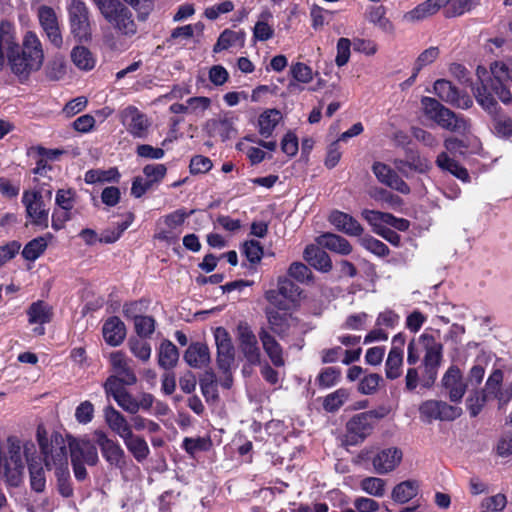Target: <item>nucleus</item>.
Masks as SVG:
<instances>
[{"label": "nucleus", "mask_w": 512, "mask_h": 512, "mask_svg": "<svg viewBox=\"0 0 512 512\" xmlns=\"http://www.w3.org/2000/svg\"><path fill=\"white\" fill-rule=\"evenodd\" d=\"M37 16L47 39L54 47L61 48L63 37L55 10L52 7L42 5L38 8Z\"/></svg>", "instance_id": "12"}, {"label": "nucleus", "mask_w": 512, "mask_h": 512, "mask_svg": "<svg viewBox=\"0 0 512 512\" xmlns=\"http://www.w3.org/2000/svg\"><path fill=\"white\" fill-rule=\"evenodd\" d=\"M105 342L113 347L119 346L126 337V327L123 321L116 316L108 318L102 327Z\"/></svg>", "instance_id": "29"}, {"label": "nucleus", "mask_w": 512, "mask_h": 512, "mask_svg": "<svg viewBox=\"0 0 512 512\" xmlns=\"http://www.w3.org/2000/svg\"><path fill=\"white\" fill-rule=\"evenodd\" d=\"M209 137H219L222 141L229 139L234 133V118L225 114L219 118L209 119L204 126Z\"/></svg>", "instance_id": "24"}, {"label": "nucleus", "mask_w": 512, "mask_h": 512, "mask_svg": "<svg viewBox=\"0 0 512 512\" xmlns=\"http://www.w3.org/2000/svg\"><path fill=\"white\" fill-rule=\"evenodd\" d=\"M386 8L382 5L371 7L368 12V20L371 23L377 24L385 31H392L393 25L392 23L385 17Z\"/></svg>", "instance_id": "52"}, {"label": "nucleus", "mask_w": 512, "mask_h": 512, "mask_svg": "<svg viewBox=\"0 0 512 512\" xmlns=\"http://www.w3.org/2000/svg\"><path fill=\"white\" fill-rule=\"evenodd\" d=\"M37 441L45 467L48 470L55 469L59 493L63 497H71L73 487L70 481L68 450L64 438L60 434H54L48 439L46 431L39 427L37 429Z\"/></svg>", "instance_id": "3"}, {"label": "nucleus", "mask_w": 512, "mask_h": 512, "mask_svg": "<svg viewBox=\"0 0 512 512\" xmlns=\"http://www.w3.org/2000/svg\"><path fill=\"white\" fill-rule=\"evenodd\" d=\"M372 430L373 424L369 421V414L359 413L346 424V442L349 445H357L363 442Z\"/></svg>", "instance_id": "20"}, {"label": "nucleus", "mask_w": 512, "mask_h": 512, "mask_svg": "<svg viewBox=\"0 0 512 512\" xmlns=\"http://www.w3.org/2000/svg\"><path fill=\"white\" fill-rule=\"evenodd\" d=\"M68 449L71 457L75 456V459L85 462L90 466L96 465L99 460L95 445L89 441H78L73 439L69 441L67 450Z\"/></svg>", "instance_id": "28"}, {"label": "nucleus", "mask_w": 512, "mask_h": 512, "mask_svg": "<svg viewBox=\"0 0 512 512\" xmlns=\"http://www.w3.org/2000/svg\"><path fill=\"white\" fill-rule=\"evenodd\" d=\"M420 489L418 480L409 479L395 485L392 490L391 498L399 504H405L417 496Z\"/></svg>", "instance_id": "35"}, {"label": "nucleus", "mask_w": 512, "mask_h": 512, "mask_svg": "<svg viewBox=\"0 0 512 512\" xmlns=\"http://www.w3.org/2000/svg\"><path fill=\"white\" fill-rule=\"evenodd\" d=\"M179 359L177 347L170 340H163L159 346L158 364L168 370L176 366Z\"/></svg>", "instance_id": "38"}, {"label": "nucleus", "mask_w": 512, "mask_h": 512, "mask_svg": "<svg viewBox=\"0 0 512 512\" xmlns=\"http://www.w3.org/2000/svg\"><path fill=\"white\" fill-rule=\"evenodd\" d=\"M134 327L137 335L140 338L150 337L155 330V320L151 316H140L136 317L134 321Z\"/></svg>", "instance_id": "56"}, {"label": "nucleus", "mask_w": 512, "mask_h": 512, "mask_svg": "<svg viewBox=\"0 0 512 512\" xmlns=\"http://www.w3.org/2000/svg\"><path fill=\"white\" fill-rule=\"evenodd\" d=\"M104 418L108 427L122 440L133 433L126 417L113 406L109 405L104 409Z\"/></svg>", "instance_id": "26"}, {"label": "nucleus", "mask_w": 512, "mask_h": 512, "mask_svg": "<svg viewBox=\"0 0 512 512\" xmlns=\"http://www.w3.org/2000/svg\"><path fill=\"white\" fill-rule=\"evenodd\" d=\"M434 93L444 102L461 109L473 105L472 99L461 92L448 80L439 79L434 83Z\"/></svg>", "instance_id": "14"}, {"label": "nucleus", "mask_w": 512, "mask_h": 512, "mask_svg": "<svg viewBox=\"0 0 512 512\" xmlns=\"http://www.w3.org/2000/svg\"><path fill=\"white\" fill-rule=\"evenodd\" d=\"M185 362L192 368H203L210 363V351L205 343H191L184 354Z\"/></svg>", "instance_id": "31"}, {"label": "nucleus", "mask_w": 512, "mask_h": 512, "mask_svg": "<svg viewBox=\"0 0 512 512\" xmlns=\"http://www.w3.org/2000/svg\"><path fill=\"white\" fill-rule=\"evenodd\" d=\"M439 56V49L437 47H429L428 49L424 50L417 58L414 66V73L411 77V80L415 79L419 71L433 63Z\"/></svg>", "instance_id": "55"}, {"label": "nucleus", "mask_w": 512, "mask_h": 512, "mask_svg": "<svg viewBox=\"0 0 512 512\" xmlns=\"http://www.w3.org/2000/svg\"><path fill=\"white\" fill-rule=\"evenodd\" d=\"M47 248L45 237H38L28 242L22 251V256L29 261H35Z\"/></svg>", "instance_id": "48"}, {"label": "nucleus", "mask_w": 512, "mask_h": 512, "mask_svg": "<svg viewBox=\"0 0 512 512\" xmlns=\"http://www.w3.org/2000/svg\"><path fill=\"white\" fill-rule=\"evenodd\" d=\"M243 250L247 260L251 264L259 263L263 257V248L256 240L245 242Z\"/></svg>", "instance_id": "62"}, {"label": "nucleus", "mask_w": 512, "mask_h": 512, "mask_svg": "<svg viewBox=\"0 0 512 512\" xmlns=\"http://www.w3.org/2000/svg\"><path fill=\"white\" fill-rule=\"evenodd\" d=\"M127 345L130 352L142 362H147L151 357V346L141 338L131 337Z\"/></svg>", "instance_id": "47"}, {"label": "nucleus", "mask_w": 512, "mask_h": 512, "mask_svg": "<svg viewBox=\"0 0 512 512\" xmlns=\"http://www.w3.org/2000/svg\"><path fill=\"white\" fill-rule=\"evenodd\" d=\"M120 173L117 168L112 167L107 170L91 169L85 173L84 180L87 184L119 182Z\"/></svg>", "instance_id": "42"}, {"label": "nucleus", "mask_w": 512, "mask_h": 512, "mask_svg": "<svg viewBox=\"0 0 512 512\" xmlns=\"http://www.w3.org/2000/svg\"><path fill=\"white\" fill-rule=\"evenodd\" d=\"M15 34V26L10 21L0 22V71L7 58L11 71L21 80H26L43 65V45L35 32L27 31L22 46H19Z\"/></svg>", "instance_id": "1"}, {"label": "nucleus", "mask_w": 512, "mask_h": 512, "mask_svg": "<svg viewBox=\"0 0 512 512\" xmlns=\"http://www.w3.org/2000/svg\"><path fill=\"white\" fill-rule=\"evenodd\" d=\"M372 171L377 180L385 186L402 194L410 193L408 184L388 165L382 162H375L372 166Z\"/></svg>", "instance_id": "23"}, {"label": "nucleus", "mask_w": 512, "mask_h": 512, "mask_svg": "<svg viewBox=\"0 0 512 512\" xmlns=\"http://www.w3.org/2000/svg\"><path fill=\"white\" fill-rule=\"evenodd\" d=\"M28 320L31 324H45L50 322L52 316L51 307L44 301L32 303L27 311Z\"/></svg>", "instance_id": "43"}, {"label": "nucleus", "mask_w": 512, "mask_h": 512, "mask_svg": "<svg viewBox=\"0 0 512 512\" xmlns=\"http://www.w3.org/2000/svg\"><path fill=\"white\" fill-rule=\"evenodd\" d=\"M443 359V345L432 336L427 346L422 361L423 376L422 386L430 387L437 379L438 369Z\"/></svg>", "instance_id": "8"}, {"label": "nucleus", "mask_w": 512, "mask_h": 512, "mask_svg": "<svg viewBox=\"0 0 512 512\" xmlns=\"http://www.w3.org/2000/svg\"><path fill=\"white\" fill-rule=\"evenodd\" d=\"M419 413L421 419L428 423L433 420L453 421L461 416L462 409L442 400H426L420 405Z\"/></svg>", "instance_id": "7"}, {"label": "nucleus", "mask_w": 512, "mask_h": 512, "mask_svg": "<svg viewBox=\"0 0 512 512\" xmlns=\"http://www.w3.org/2000/svg\"><path fill=\"white\" fill-rule=\"evenodd\" d=\"M360 488L374 497H382L386 491V480L379 477H365L360 482Z\"/></svg>", "instance_id": "46"}, {"label": "nucleus", "mask_w": 512, "mask_h": 512, "mask_svg": "<svg viewBox=\"0 0 512 512\" xmlns=\"http://www.w3.org/2000/svg\"><path fill=\"white\" fill-rule=\"evenodd\" d=\"M124 4H128L137 12L139 20H145L150 12L153 10V0H123Z\"/></svg>", "instance_id": "60"}, {"label": "nucleus", "mask_w": 512, "mask_h": 512, "mask_svg": "<svg viewBox=\"0 0 512 512\" xmlns=\"http://www.w3.org/2000/svg\"><path fill=\"white\" fill-rule=\"evenodd\" d=\"M432 336V334L424 332L419 337H414L409 341L407 346V363L409 365H415L420 360L421 354L425 352Z\"/></svg>", "instance_id": "39"}, {"label": "nucleus", "mask_w": 512, "mask_h": 512, "mask_svg": "<svg viewBox=\"0 0 512 512\" xmlns=\"http://www.w3.org/2000/svg\"><path fill=\"white\" fill-rule=\"evenodd\" d=\"M316 242L319 246L341 255H348L352 252L351 244L337 234H322L316 238Z\"/></svg>", "instance_id": "34"}, {"label": "nucleus", "mask_w": 512, "mask_h": 512, "mask_svg": "<svg viewBox=\"0 0 512 512\" xmlns=\"http://www.w3.org/2000/svg\"><path fill=\"white\" fill-rule=\"evenodd\" d=\"M362 217L373 227V231L377 233V230L383 229L388 226L390 219V213L381 212L377 210L364 209L361 212Z\"/></svg>", "instance_id": "50"}, {"label": "nucleus", "mask_w": 512, "mask_h": 512, "mask_svg": "<svg viewBox=\"0 0 512 512\" xmlns=\"http://www.w3.org/2000/svg\"><path fill=\"white\" fill-rule=\"evenodd\" d=\"M329 221L338 231L349 236H360L363 232V227L355 218L338 210L331 212Z\"/></svg>", "instance_id": "27"}, {"label": "nucleus", "mask_w": 512, "mask_h": 512, "mask_svg": "<svg viewBox=\"0 0 512 512\" xmlns=\"http://www.w3.org/2000/svg\"><path fill=\"white\" fill-rule=\"evenodd\" d=\"M320 247L318 244L307 246L304 250V258L315 269L328 272L332 268V262L329 255Z\"/></svg>", "instance_id": "33"}, {"label": "nucleus", "mask_w": 512, "mask_h": 512, "mask_svg": "<svg viewBox=\"0 0 512 512\" xmlns=\"http://www.w3.org/2000/svg\"><path fill=\"white\" fill-rule=\"evenodd\" d=\"M103 18L122 39H131L138 33V25L134 14L122 1L105 13Z\"/></svg>", "instance_id": "5"}, {"label": "nucleus", "mask_w": 512, "mask_h": 512, "mask_svg": "<svg viewBox=\"0 0 512 512\" xmlns=\"http://www.w3.org/2000/svg\"><path fill=\"white\" fill-rule=\"evenodd\" d=\"M166 173L167 168L164 164H148L143 168V174L152 186L159 184Z\"/></svg>", "instance_id": "54"}, {"label": "nucleus", "mask_w": 512, "mask_h": 512, "mask_svg": "<svg viewBox=\"0 0 512 512\" xmlns=\"http://www.w3.org/2000/svg\"><path fill=\"white\" fill-rule=\"evenodd\" d=\"M22 454L25 456L29 475L31 489L37 493H41L46 487V476L43 468V458L37 455L35 444L27 441L23 444Z\"/></svg>", "instance_id": "9"}, {"label": "nucleus", "mask_w": 512, "mask_h": 512, "mask_svg": "<svg viewBox=\"0 0 512 512\" xmlns=\"http://www.w3.org/2000/svg\"><path fill=\"white\" fill-rule=\"evenodd\" d=\"M123 442L128 451L138 462L144 461L150 454V449L146 440L139 435L131 433L123 439Z\"/></svg>", "instance_id": "37"}, {"label": "nucleus", "mask_w": 512, "mask_h": 512, "mask_svg": "<svg viewBox=\"0 0 512 512\" xmlns=\"http://www.w3.org/2000/svg\"><path fill=\"white\" fill-rule=\"evenodd\" d=\"M274 290L279 292L283 298L289 301H295L299 295V287L287 278H280L278 281V287Z\"/></svg>", "instance_id": "59"}, {"label": "nucleus", "mask_w": 512, "mask_h": 512, "mask_svg": "<svg viewBox=\"0 0 512 512\" xmlns=\"http://www.w3.org/2000/svg\"><path fill=\"white\" fill-rule=\"evenodd\" d=\"M436 164L440 169L448 171L462 182L467 183L470 181L467 169L450 158L446 152H442L437 156Z\"/></svg>", "instance_id": "36"}, {"label": "nucleus", "mask_w": 512, "mask_h": 512, "mask_svg": "<svg viewBox=\"0 0 512 512\" xmlns=\"http://www.w3.org/2000/svg\"><path fill=\"white\" fill-rule=\"evenodd\" d=\"M506 505L507 497L502 493H498L483 499L481 508L484 512H502Z\"/></svg>", "instance_id": "57"}, {"label": "nucleus", "mask_w": 512, "mask_h": 512, "mask_svg": "<svg viewBox=\"0 0 512 512\" xmlns=\"http://www.w3.org/2000/svg\"><path fill=\"white\" fill-rule=\"evenodd\" d=\"M494 133L502 138L512 137V120L506 116H498L494 118Z\"/></svg>", "instance_id": "64"}, {"label": "nucleus", "mask_w": 512, "mask_h": 512, "mask_svg": "<svg viewBox=\"0 0 512 512\" xmlns=\"http://www.w3.org/2000/svg\"><path fill=\"white\" fill-rule=\"evenodd\" d=\"M110 364L115 377L121 379L127 386L137 382V376L133 368V360L128 358L122 351H115L110 354Z\"/></svg>", "instance_id": "22"}, {"label": "nucleus", "mask_w": 512, "mask_h": 512, "mask_svg": "<svg viewBox=\"0 0 512 512\" xmlns=\"http://www.w3.org/2000/svg\"><path fill=\"white\" fill-rule=\"evenodd\" d=\"M22 203L25 206L27 216L35 225L48 226V210L45 209L43 198L38 191H24Z\"/></svg>", "instance_id": "15"}, {"label": "nucleus", "mask_w": 512, "mask_h": 512, "mask_svg": "<svg viewBox=\"0 0 512 512\" xmlns=\"http://www.w3.org/2000/svg\"><path fill=\"white\" fill-rule=\"evenodd\" d=\"M122 123L129 134L134 138H146L149 133L151 121L146 114L135 106L126 107L122 113Z\"/></svg>", "instance_id": "11"}, {"label": "nucleus", "mask_w": 512, "mask_h": 512, "mask_svg": "<svg viewBox=\"0 0 512 512\" xmlns=\"http://www.w3.org/2000/svg\"><path fill=\"white\" fill-rule=\"evenodd\" d=\"M340 375H341V372L338 368L327 367V368L323 369L317 378L319 386L324 387V388H329V387L334 386L338 382Z\"/></svg>", "instance_id": "61"}, {"label": "nucleus", "mask_w": 512, "mask_h": 512, "mask_svg": "<svg viewBox=\"0 0 512 512\" xmlns=\"http://www.w3.org/2000/svg\"><path fill=\"white\" fill-rule=\"evenodd\" d=\"M96 443L99 446L103 458L111 466L122 469L125 465V452L120 444L110 439L101 430L95 431Z\"/></svg>", "instance_id": "13"}, {"label": "nucleus", "mask_w": 512, "mask_h": 512, "mask_svg": "<svg viewBox=\"0 0 512 512\" xmlns=\"http://www.w3.org/2000/svg\"><path fill=\"white\" fill-rule=\"evenodd\" d=\"M406 336L400 332L393 336L391 348L385 361V376L389 380L398 379L403 372L404 346Z\"/></svg>", "instance_id": "10"}, {"label": "nucleus", "mask_w": 512, "mask_h": 512, "mask_svg": "<svg viewBox=\"0 0 512 512\" xmlns=\"http://www.w3.org/2000/svg\"><path fill=\"white\" fill-rule=\"evenodd\" d=\"M447 2L448 0H426L407 12L404 19L409 22L421 21L436 14L442 7H446Z\"/></svg>", "instance_id": "32"}, {"label": "nucleus", "mask_w": 512, "mask_h": 512, "mask_svg": "<svg viewBox=\"0 0 512 512\" xmlns=\"http://www.w3.org/2000/svg\"><path fill=\"white\" fill-rule=\"evenodd\" d=\"M217 347V365L223 372H229L234 362V347L227 331L218 327L214 332Z\"/></svg>", "instance_id": "21"}, {"label": "nucleus", "mask_w": 512, "mask_h": 512, "mask_svg": "<svg viewBox=\"0 0 512 512\" xmlns=\"http://www.w3.org/2000/svg\"><path fill=\"white\" fill-rule=\"evenodd\" d=\"M76 192L73 189H59L56 192L55 203L64 213L69 214L75 205Z\"/></svg>", "instance_id": "53"}, {"label": "nucleus", "mask_w": 512, "mask_h": 512, "mask_svg": "<svg viewBox=\"0 0 512 512\" xmlns=\"http://www.w3.org/2000/svg\"><path fill=\"white\" fill-rule=\"evenodd\" d=\"M349 391L344 388H340L330 394H328L323 401V408L327 412H336L348 399Z\"/></svg>", "instance_id": "49"}, {"label": "nucleus", "mask_w": 512, "mask_h": 512, "mask_svg": "<svg viewBox=\"0 0 512 512\" xmlns=\"http://www.w3.org/2000/svg\"><path fill=\"white\" fill-rule=\"evenodd\" d=\"M441 382L450 401L460 403L467 390L461 370L457 366H450Z\"/></svg>", "instance_id": "17"}, {"label": "nucleus", "mask_w": 512, "mask_h": 512, "mask_svg": "<svg viewBox=\"0 0 512 512\" xmlns=\"http://www.w3.org/2000/svg\"><path fill=\"white\" fill-rule=\"evenodd\" d=\"M421 104L425 116L441 128L457 133H464L468 129V123L464 117L455 114L436 99L423 97Z\"/></svg>", "instance_id": "4"}, {"label": "nucleus", "mask_w": 512, "mask_h": 512, "mask_svg": "<svg viewBox=\"0 0 512 512\" xmlns=\"http://www.w3.org/2000/svg\"><path fill=\"white\" fill-rule=\"evenodd\" d=\"M259 339L262 343L263 349L272 364L276 367H283L285 359L283 356V349L277 340L266 329L262 328L259 333Z\"/></svg>", "instance_id": "30"}, {"label": "nucleus", "mask_w": 512, "mask_h": 512, "mask_svg": "<svg viewBox=\"0 0 512 512\" xmlns=\"http://www.w3.org/2000/svg\"><path fill=\"white\" fill-rule=\"evenodd\" d=\"M266 316L270 329L281 338L286 337L289 334L290 328L296 324V318L291 314L280 312L273 308L266 310Z\"/></svg>", "instance_id": "25"}, {"label": "nucleus", "mask_w": 512, "mask_h": 512, "mask_svg": "<svg viewBox=\"0 0 512 512\" xmlns=\"http://www.w3.org/2000/svg\"><path fill=\"white\" fill-rule=\"evenodd\" d=\"M239 348L244 355L245 359L251 365H257L260 363L261 352L258 346V341L251 330V328L245 324L240 323L237 327Z\"/></svg>", "instance_id": "16"}, {"label": "nucleus", "mask_w": 512, "mask_h": 512, "mask_svg": "<svg viewBox=\"0 0 512 512\" xmlns=\"http://www.w3.org/2000/svg\"><path fill=\"white\" fill-rule=\"evenodd\" d=\"M370 196L375 201L380 202L382 204H386L388 208H397L402 205V199L385 190L383 188H374L370 191Z\"/></svg>", "instance_id": "51"}, {"label": "nucleus", "mask_w": 512, "mask_h": 512, "mask_svg": "<svg viewBox=\"0 0 512 512\" xmlns=\"http://www.w3.org/2000/svg\"><path fill=\"white\" fill-rule=\"evenodd\" d=\"M360 243L366 250L377 256L383 257L389 254L388 246L372 236H365L361 238Z\"/></svg>", "instance_id": "58"}, {"label": "nucleus", "mask_w": 512, "mask_h": 512, "mask_svg": "<svg viewBox=\"0 0 512 512\" xmlns=\"http://www.w3.org/2000/svg\"><path fill=\"white\" fill-rule=\"evenodd\" d=\"M481 0H448L445 9V16L448 18L463 15L471 11Z\"/></svg>", "instance_id": "45"}, {"label": "nucleus", "mask_w": 512, "mask_h": 512, "mask_svg": "<svg viewBox=\"0 0 512 512\" xmlns=\"http://www.w3.org/2000/svg\"><path fill=\"white\" fill-rule=\"evenodd\" d=\"M71 60L78 69L83 71H90L96 65L95 56L84 46H75L72 49Z\"/></svg>", "instance_id": "40"}, {"label": "nucleus", "mask_w": 512, "mask_h": 512, "mask_svg": "<svg viewBox=\"0 0 512 512\" xmlns=\"http://www.w3.org/2000/svg\"><path fill=\"white\" fill-rule=\"evenodd\" d=\"M380 381H382V377L379 374H369L360 381L358 390L364 395L373 394L377 391Z\"/></svg>", "instance_id": "63"}, {"label": "nucleus", "mask_w": 512, "mask_h": 512, "mask_svg": "<svg viewBox=\"0 0 512 512\" xmlns=\"http://www.w3.org/2000/svg\"><path fill=\"white\" fill-rule=\"evenodd\" d=\"M282 116L280 111L276 109H268L260 114L258 119V128L259 133L263 137H270L276 127V125L281 120Z\"/></svg>", "instance_id": "41"}, {"label": "nucleus", "mask_w": 512, "mask_h": 512, "mask_svg": "<svg viewBox=\"0 0 512 512\" xmlns=\"http://www.w3.org/2000/svg\"><path fill=\"white\" fill-rule=\"evenodd\" d=\"M490 71L492 77L481 82L476 88L475 97L485 111L496 114L499 109L496 98L505 105L512 102L511 90L503 82L506 80L512 83V57L491 63Z\"/></svg>", "instance_id": "2"}, {"label": "nucleus", "mask_w": 512, "mask_h": 512, "mask_svg": "<svg viewBox=\"0 0 512 512\" xmlns=\"http://www.w3.org/2000/svg\"><path fill=\"white\" fill-rule=\"evenodd\" d=\"M403 452L397 447H388L379 450L372 458V465L379 475L393 472L402 462Z\"/></svg>", "instance_id": "19"}, {"label": "nucleus", "mask_w": 512, "mask_h": 512, "mask_svg": "<svg viewBox=\"0 0 512 512\" xmlns=\"http://www.w3.org/2000/svg\"><path fill=\"white\" fill-rule=\"evenodd\" d=\"M68 16L71 34L79 42H87L91 39V25L89 10L81 0H72L68 6Z\"/></svg>", "instance_id": "6"}, {"label": "nucleus", "mask_w": 512, "mask_h": 512, "mask_svg": "<svg viewBox=\"0 0 512 512\" xmlns=\"http://www.w3.org/2000/svg\"><path fill=\"white\" fill-rule=\"evenodd\" d=\"M245 38V33L242 31L236 32L229 29L224 30L216 44L214 45V52H220L223 50H226L232 46H235L237 44H243Z\"/></svg>", "instance_id": "44"}, {"label": "nucleus", "mask_w": 512, "mask_h": 512, "mask_svg": "<svg viewBox=\"0 0 512 512\" xmlns=\"http://www.w3.org/2000/svg\"><path fill=\"white\" fill-rule=\"evenodd\" d=\"M194 212L191 210L187 212L184 209H177L162 218L163 223L167 229H160L155 234V239L166 242L168 244L175 243L178 239V234L174 231L183 225L185 220Z\"/></svg>", "instance_id": "18"}]
</instances>
